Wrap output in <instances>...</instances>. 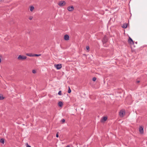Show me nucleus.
Segmentation results:
<instances>
[{"label":"nucleus","instance_id":"1","mask_svg":"<svg viewBox=\"0 0 147 147\" xmlns=\"http://www.w3.org/2000/svg\"><path fill=\"white\" fill-rule=\"evenodd\" d=\"M27 58L26 56L20 55L18 57V59L19 60L23 61L25 59Z\"/></svg>","mask_w":147,"mask_h":147},{"label":"nucleus","instance_id":"2","mask_svg":"<svg viewBox=\"0 0 147 147\" xmlns=\"http://www.w3.org/2000/svg\"><path fill=\"white\" fill-rule=\"evenodd\" d=\"M125 114V112L123 110H121L119 113V115L121 117H123Z\"/></svg>","mask_w":147,"mask_h":147},{"label":"nucleus","instance_id":"3","mask_svg":"<svg viewBox=\"0 0 147 147\" xmlns=\"http://www.w3.org/2000/svg\"><path fill=\"white\" fill-rule=\"evenodd\" d=\"M55 67L57 69H61L62 66L61 64H58L57 65H54Z\"/></svg>","mask_w":147,"mask_h":147},{"label":"nucleus","instance_id":"4","mask_svg":"<svg viewBox=\"0 0 147 147\" xmlns=\"http://www.w3.org/2000/svg\"><path fill=\"white\" fill-rule=\"evenodd\" d=\"M65 3H66L65 1H61L58 3V4L60 6H63L64 5Z\"/></svg>","mask_w":147,"mask_h":147},{"label":"nucleus","instance_id":"5","mask_svg":"<svg viewBox=\"0 0 147 147\" xmlns=\"http://www.w3.org/2000/svg\"><path fill=\"white\" fill-rule=\"evenodd\" d=\"M139 131L140 133H143L144 132L143 127L142 126L140 127L139 128Z\"/></svg>","mask_w":147,"mask_h":147},{"label":"nucleus","instance_id":"6","mask_svg":"<svg viewBox=\"0 0 147 147\" xmlns=\"http://www.w3.org/2000/svg\"><path fill=\"white\" fill-rule=\"evenodd\" d=\"M107 38L106 36H105L103 39L102 42L103 43H105L107 42Z\"/></svg>","mask_w":147,"mask_h":147},{"label":"nucleus","instance_id":"7","mask_svg":"<svg viewBox=\"0 0 147 147\" xmlns=\"http://www.w3.org/2000/svg\"><path fill=\"white\" fill-rule=\"evenodd\" d=\"M74 9V7L73 6H69L67 7V9L69 11H72Z\"/></svg>","mask_w":147,"mask_h":147},{"label":"nucleus","instance_id":"8","mask_svg":"<svg viewBox=\"0 0 147 147\" xmlns=\"http://www.w3.org/2000/svg\"><path fill=\"white\" fill-rule=\"evenodd\" d=\"M128 42L130 44H134V42L132 39L130 37H129V38L128 40Z\"/></svg>","mask_w":147,"mask_h":147},{"label":"nucleus","instance_id":"9","mask_svg":"<svg viewBox=\"0 0 147 147\" xmlns=\"http://www.w3.org/2000/svg\"><path fill=\"white\" fill-rule=\"evenodd\" d=\"M107 119V117H103L101 120V121L102 122H103L104 121H106Z\"/></svg>","mask_w":147,"mask_h":147},{"label":"nucleus","instance_id":"10","mask_svg":"<svg viewBox=\"0 0 147 147\" xmlns=\"http://www.w3.org/2000/svg\"><path fill=\"white\" fill-rule=\"evenodd\" d=\"M69 36L66 34V35H65L64 36V39L65 40H68L69 39Z\"/></svg>","mask_w":147,"mask_h":147},{"label":"nucleus","instance_id":"11","mask_svg":"<svg viewBox=\"0 0 147 147\" xmlns=\"http://www.w3.org/2000/svg\"><path fill=\"white\" fill-rule=\"evenodd\" d=\"M34 9V7L33 6H31L30 7V9L31 12L33 11Z\"/></svg>","mask_w":147,"mask_h":147},{"label":"nucleus","instance_id":"12","mask_svg":"<svg viewBox=\"0 0 147 147\" xmlns=\"http://www.w3.org/2000/svg\"><path fill=\"white\" fill-rule=\"evenodd\" d=\"M127 27V24H123V25L122 26V28H126Z\"/></svg>","mask_w":147,"mask_h":147},{"label":"nucleus","instance_id":"13","mask_svg":"<svg viewBox=\"0 0 147 147\" xmlns=\"http://www.w3.org/2000/svg\"><path fill=\"white\" fill-rule=\"evenodd\" d=\"M63 105V103L62 102H59L58 103V105L60 107H61Z\"/></svg>","mask_w":147,"mask_h":147},{"label":"nucleus","instance_id":"14","mask_svg":"<svg viewBox=\"0 0 147 147\" xmlns=\"http://www.w3.org/2000/svg\"><path fill=\"white\" fill-rule=\"evenodd\" d=\"M0 142L3 144L4 143V139L3 138H2L0 140Z\"/></svg>","mask_w":147,"mask_h":147},{"label":"nucleus","instance_id":"15","mask_svg":"<svg viewBox=\"0 0 147 147\" xmlns=\"http://www.w3.org/2000/svg\"><path fill=\"white\" fill-rule=\"evenodd\" d=\"M41 55L40 54H33V57H34V56H40Z\"/></svg>","mask_w":147,"mask_h":147},{"label":"nucleus","instance_id":"16","mask_svg":"<svg viewBox=\"0 0 147 147\" xmlns=\"http://www.w3.org/2000/svg\"><path fill=\"white\" fill-rule=\"evenodd\" d=\"M26 55L29 56L30 57H33V54H27Z\"/></svg>","mask_w":147,"mask_h":147},{"label":"nucleus","instance_id":"17","mask_svg":"<svg viewBox=\"0 0 147 147\" xmlns=\"http://www.w3.org/2000/svg\"><path fill=\"white\" fill-rule=\"evenodd\" d=\"M71 90L70 89V88L69 87L68 90V93H71Z\"/></svg>","mask_w":147,"mask_h":147},{"label":"nucleus","instance_id":"18","mask_svg":"<svg viewBox=\"0 0 147 147\" xmlns=\"http://www.w3.org/2000/svg\"><path fill=\"white\" fill-rule=\"evenodd\" d=\"M96 77H94L92 78V80L94 81H95L96 80Z\"/></svg>","mask_w":147,"mask_h":147},{"label":"nucleus","instance_id":"19","mask_svg":"<svg viewBox=\"0 0 147 147\" xmlns=\"http://www.w3.org/2000/svg\"><path fill=\"white\" fill-rule=\"evenodd\" d=\"M32 18L33 17L32 16H30L29 18V19L30 20H32Z\"/></svg>","mask_w":147,"mask_h":147},{"label":"nucleus","instance_id":"20","mask_svg":"<svg viewBox=\"0 0 147 147\" xmlns=\"http://www.w3.org/2000/svg\"><path fill=\"white\" fill-rule=\"evenodd\" d=\"M58 94L59 95H61V91H60L59 92H58Z\"/></svg>","mask_w":147,"mask_h":147},{"label":"nucleus","instance_id":"21","mask_svg":"<svg viewBox=\"0 0 147 147\" xmlns=\"http://www.w3.org/2000/svg\"><path fill=\"white\" fill-rule=\"evenodd\" d=\"M61 121L62 123H63L65 122V120L64 119H62L61 120Z\"/></svg>","mask_w":147,"mask_h":147},{"label":"nucleus","instance_id":"22","mask_svg":"<svg viewBox=\"0 0 147 147\" xmlns=\"http://www.w3.org/2000/svg\"><path fill=\"white\" fill-rule=\"evenodd\" d=\"M32 73L34 74H35L36 73V71L34 70H33L32 71Z\"/></svg>","mask_w":147,"mask_h":147},{"label":"nucleus","instance_id":"23","mask_svg":"<svg viewBox=\"0 0 147 147\" xmlns=\"http://www.w3.org/2000/svg\"><path fill=\"white\" fill-rule=\"evenodd\" d=\"M3 98H4L3 97L0 96V100H3Z\"/></svg>","mask_w":147,"mask_h":147},{"label":"nucleus","instance_id":"24","mask_svg":"<svg viewBox=\"0 0 147 147\" xmlns=\"http://www.w3.org/2000/svg\"><path fill=\"white\" fill-rule=\"evenodd\" d=\"M86 49L87 50H88L89 49V47L88 46H86Z\"/></svg>","mask_w":147,"mask_h":147},{"label":"nucleus","instance_id":"25","mask_svg":"<svg viewBox=\"0 0 147 147\" xmlns=\"http://www.w3.org/2000/svg\"><path fill=\"white\" fill-rule=\"evenodd\" d=\"M58 132L57 133V134L56 135V137L57 138H58L59 137V135L58 134Z\"/></svg>","mask_w":147,"mask_h":147},{"label":"nucleus","instance_id":"26","mask_svg":"<svg viewBox=\"0 0 147 147\" xmlns=\"http://www.w3.org/2000/svg\"><path fill=\"white\" fill-rule=\"evenodd\" d=\"M27 146L26 147H31L28 144H27Z\"/></svg>","mask_w":147,"mask_h":147},{"label":"nucleus","instance_id":"27","mask_svg":"<svg viewBox=\"0 0 147 147\" xmlns=\"http://www.w3.org/2000/svg\"><path fill=\"white\" fill-rule=\"evenodd\" d=\"M1 56H0V63H1Z\"/></svg>","mask_w":147,"mask_h":147},{"label":"nucleus","instance_id":"28","mask_svg":"<svg viewBox=\"0 0 147 147\" xmlns=\"http://www.w3.org/2000/svg\"><path fill=\"white\" fill-rule=\"evenodd\" d=\"M140 81L139 80H138L136 81V82L137 83H139L140 82Z\"/></svg>","mask_w":147,"mask_h":147}]
</instances>
